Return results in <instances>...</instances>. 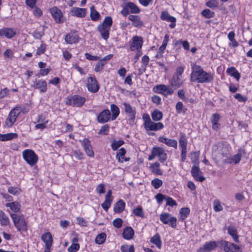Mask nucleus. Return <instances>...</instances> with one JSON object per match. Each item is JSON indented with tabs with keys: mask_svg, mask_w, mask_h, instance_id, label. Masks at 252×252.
<instances>
[{
	"mask_svg": "<svg viewBox=\"0 0 252 252\" xmlns=\"http://www.w3.org/2000/svg\"><path fill=\"white\" fill-rule=\"evenodd\" d=\"M190 80L199 83H209L213 81V74L207 72L199 65L194 64L191 66Z\"/></svg>",
	"mask_w": 252,
	"mask_h": 252,
	"instance_id": "obj_1",
	"label": "nucleus"
},
{
	"mask_svg": "<svg viewBox=\"0 0 252 252\" xmlns=\"http://www.w3.org/2000/svg\"><path fill=\"white\" fill-rule=\"evenodd\" d=\"M22 156L24 159L31 166L35 165L38 160L37 155L31 149L24 150L22 152Z\"/></svg>",
	"mask_w": 252,
	"mask_h": 252,
	"instance_id": "obj_2",
	"label": "nucleus"
},
{
	"mask_svg": "<svg viewBox=\"0 0 252 252\" xmlns=\"http://www.w3.org/2000/svg\"><path fill=\"white\" fill-rule=\"evenodd\" d=\"M86 101V98L79 95H73L68 97L65 100L66 105L73 107H81Z\"/></svg>",
	"mask_w": 252,
	"mask_h": 252,
	"instance_id": "obj_3",
	"label": "nucleus"
},
{
	"mask_svg": "<svg viewBox=\"0 0 252 252\" xmlns=\"http://www.w3.org/2000/svg\"><path fill=\"white\" fill-rule=\"evenodd\" d=\"M10 216L13 220L15 227L19 231H26L27 230V223L23 217L16 214H11Z\"/></svg>",
	"mask_w": 252,
	"mask_h": 252,
	"instance_id": "obj_4",
	"label": "nucleus"
},
{
	"mask_svg": "<svg viewBox=\"0 0 252 252\" xmlns=\"http://www.w3.org/2000/svg\"><path fill=\"white\" fill-rule=\"evenodd\" d=\"M21 107L17 106L12 109L5 121V125L8 127H11L16 121L17 117L20 114Z\"/></svg>",
	"mask_w": 252,
	"mask_h": 252,
	"instance_id": "obj_5",
	"label": "nucleus"
},
{
	"mask_svg": "<svg viewBox=\"0 0 252 252\" xmlns=\"http://www.w3.org/2000/svg\"><path fill=\"white\" fill-rule=\"evenodd\" d=\"M160 220L165 224H169L171 227L175 228L177 226V218L172 217L168 213H163L160 215Z\"/></svg>",
	"mask_w": 252,
	"mask_h": 252,
	"instance_id": "obj_6",
	"label": "nucleus"
},
{
	"mask_svg": "<svg viewBox=\"0 0 252 252\" xmlns=\"http://www.w3.org/2000/svg\"><path fill=\"white\" fill-rule=\"evenodd\" d=\"M218 243L220 246L223 247L225 252H241L239 247L234 244L224 240Z\"/></svg>",
	"mask_w": 252,
	"mask_h": 252,
	"instance_id": "obj_7",
	"label": "nucleus"
},
{
	"mask_svg": "<svg viewBox=\"0 0 252 252\" xmlns=\"http://www.w3.org/2000/svg\"><path fill=\"white\" fill-rule=\"evenodd\" d=\"M154 91L158 94H161L164 96L172 95L174 93V90L165 85H158L154 88Z\"/></svg>",
	"mask_w": 252,
	"mask_h": 252,
	"instance_id": "obj_8",
	"label": "nucleus"
},
{
	"mask_svg": "<svg viewBox=\"0 0 252 252\" xmlns=\"http://www.w3.org/2000/svg\"><path fill=\"white\" fill-rule=\"evenodd\" d=\"M147 120L145 125V128L147 130L157 131L162 129L164 127L162 123H154L151 120L150 117H148Z\"/></svg>",
	"mask_w": 252,
	"mask_h": 252,
	"instance_id": "obj_9",
	"label": "nucleus"
},
{
	"mask_svg": "<svg viewBox=\"0 0 252 252\" xmlns=\"http://www.w3.org/2000/svg\"><path fill=\"white\" fill-rule=\"evenodd\" d=\"M87 87L88 90L92 93H96L99 90V86L94 77L88 78Z\"/></svg>",
	"mask_w": 252,
	"mask_h": 252,
	"instance_id": "obj_10",
	"label": "nucleus"
},
{
	"mask_svg": "<svg viewBox=\"0 0 252 252\" xmlns=\"http://www.w3.org/2000/svg\"><path fill=\"white\" fill-rule=\"evenodd\" d=\"M152 154L156 157H158L160 162H163L167 159V154L165 150L160 147H154L152 150Z\"/></svg>",
	"mask_w": 252,
	"mask_h": 252,
	"instance_id": "obj_11",
	"label": "nucleus"
},
{
	"mask_svg": "<svg viewBox=\"0 0 252 252\" xmlns=\"http://www.w3.org/2000/svg\"><path fill=\"white\" fill-rule=\"evenodd\" d=\"M132 42L130 44V49L131 51L138 50L142 47L143 38L141 36H134Z\"/></svg>",
	"mask_w": 252,
	"mask_h": 252,
	"instance_id": "obj_12",
	"label": "nucleus"
},
{
	"mask_svg": "<svg viewBox=\"0 0 252 252\" xmlns=\"http://www.w3.org/2000/svg\"><path fill=\"white\" fill-rule=\"evenodd\" d=\"M160 18L162 20L171 22V24L169 25L170 28L173 29L175 28L176 26V19L174 17L170 15L167 11H163L161 12Z\"/></svg>",
	"mask_w": 252,
	"mask_h": 252,
	"instance_id": "obj_13",
	"label": "nucleus"
},
{
	"mask_svg": "<svg viewBox=\"0 0 252 252\" xmlns=\"http://www.w3.org/2000/svg\"><path fill=\"white\" fill-rule=\"evenodd\" d=\"M81 144L86 154L90 157H93L94 156V153L92 150L91 141L88 139L85 138L82 141Z\"/></svg>",
	"mask_w": 252,
	"mask_h": 252,
	"instance_id": "obj_14",
	"label": "nucleus"
},
{
	"mask_svg": "<svg viewBox=\"0 0 252 252\" xmlns=\"http://www.w3.org/2000/svg\"><path fill=\"white\" fill-rule=\"evenodd\" d=\"M52 16L57 23H61L63 22L62 20L63 13L60 9L57 7H52L50 9Z\"/></svg>",
	"mask_w": 252,
	"mask_h": 252,
	"instance_id": "obj_15",
	"label": "nucleus"
},
{
	"mask_svg": "<svg viewBox=\"0 0 252 252\" xmlns=\"http://www.w3.org/2000/svg\"><path fill=\"white\" fill-rule=\"evenodd\" d=\"M158 140L159 142L166 144L167 146L173 147L175 149L177 148V141L175 139H169L164 136H160Z\"/></svg>",
	"mask_w": 252,
	"mask_h": 252,
	"instance_id": "obj_16",
	"label": "nucleus"
},
{
	"mask_svg": "<svg viewBox=\"0 0 252 252\" xmlns=\"http://www.w3.org/2000/svg\"><path fill=\"white\" fill-rule=\"evenodd\" d=\"M79 39L80 38L75 32H70L66 34L65 37L66 43L69 44L78 43Z\"/></svg>",
	"mask_w": 252,
	"mask_h": 252,
	"instance_id": "obj_17",
	"label": "nucleus"
},
{
	"mask_svg": "<svg viewBox=\"0 0 252 252\" xmlns=\"http://www.w3.org/2000/svg\"><path fill=\"white\" fill-rule=\"evenodd\" d=\"M111 117V113L108 109H105L99 113L97 116V120L99 123H104L108 122Z\"/></svg>",
	"mask_w": 252,
	"mask_h": 252,
	"instance_id": "obj_18",
	"label": "nucleus"
},
{
	"mask_svg": "<svg viewBox=\"0 0 252 252\" xmlns=\"http://www.w3.org/2000/svg\"><path fill=\"white\" fill-rule=\"evenodd\" d=\"M32 87L35 89H38L41 93H45L47 90V84L43 80H39L37 81H35Z\"/></svg>",
	"mask_w": 252,
	"mask_h": 252,
	"instance_id": "obj_19",
	"label": "nucleus"
},
{
	"mask_svg": "<svg viewBox=\"0 0 252 252\" xmlns=\"http://www.w3.org/2000/svg\"><path fill=\"white\" fill-rule=\"evenodd\" d=\"M183 83V80L182 77L173 75L171 79L169 80L170 86L175 89L179 88Z\"/></svg>",
	"mask_w": 252,
	"mask_h": 252,
	"instance_id": "obj_20",
	"label": "nucleus"
},
{
	"mask_svg": "<svg viewBox=\"0 0 252 252\" xmlns=\"http://www.w3.org/2000/svg\"><path fill=\"white\" fill-rule=\"evenodd\" d=\"M200 169L198 166L194 165L192 167L191 170V173L194 178L197 181L202 182L205 179L203 176H199L200 173H201Z\"/></svg>",
	"mask_w": 252,
	"mask_h": 252,
	"instance_id": "obj_21",
	"label": "nucleus"
},
{
	"mask_svg": "<svg viewBox=\"0 0 252 252\" xmlns=\"http://www.w3.org/2000/svg\"><path fill=\"white\" fill-rule=\"evenodd\" d=\"M16 34V32L11 28H4L0 29V36H4L7 38H11Z\"/></svg>",
	"mask_w": 252,
	"mask_h": 252,
	"instance_id": "obj_22",
	"label": "nucleus"
},
{
	"mask_svg": "<svg viewBox=\"0 0 252 252\" xmlns=\"http://www.w3.org/2000/svg\"><path fill=\"white\" fill-rule=\"evenodd\" d=\"M110 28L104 26L103 25H99L97 27V30L102 38L107 40L109 36V31Z\"/></svg>",
	"mask_w": 252,
	"mask_h": 252,
	"instance_id": "obj_23",
	"label": "nucleus"
},
{
	"mask_svg": "<svg viewBox=\"0 0 252 252\" xmlns=\"http://www.w3.org/2000/svg\"><path fill=\"white\" fill-rule=\"evenodd\" d=\"M71 15L78 17H85L86 14V9L83 8L73 7L71 10Z\"/></svg>",
	"mask_w": 252,
	"mask_h": 252,
	"instance_id": "obj_24",
	"label": "nucleus"
},
{
	"mask_svg": "<svg viewBox=\"0 0 252 252\" xmlns=\"http://www.w3.org/2000/svg\"><path fill=\"white\" fill-rule=\"evenodd\" d=\"M123 1L124 3H126L130 13L137 14L140 12V9L134 3L127 2L126 0H123Z\"/></svg>",
	"mask_w": 252,
	"mask_h": 252,
	"instance_id": "obj_25",
	"label": "nucleus"
},
{
	"mask_svg": "<svg viewBox=\"0 0 252 252\" xmlns=\"http://www.w3.org/2000/svg\"><path fill=\"white\" fill-rule=\"evenodd\" d=\"M219 242L210 241L208 243H205L202 249V251L204 252H210L215 249L217 247V244L219 243Z\"/></svg>",
	"mask_w": 252,
	"mask_h": 252,
	"instance_id": "obj_26",
	"label": "nucleus"
},
{
	"mask_svg": "<svg viewBox=\"0 0 252 252\" xmlns=\"http://www.w3.org/2000/svg\"><path fill=\"white\" fill-rule=\"evenodd\" d=\"M134 230L131 227H126L123 231V237L126 240L131 239L134 235Z\"/></svg>",
	"mask_w": 252,
	"mask_h": 252,
	"instance_id": "obj_27",
	"label": "nucleus"
},
{
	"mask_svg": "<svg viewBox=\"0 0 252 252\" xmlns=\"http://www.w3.org/2000/svg\"><path fill=\"white\" fill-rule=\"evenodd\" d=\"M150 242L155 245L157 247L160 249L162 246V242L160 236L158 233H156L154 236L151 238Z\"/></svg>",
	"mask_w": 252,
	"mask_h": 252,
	"instance_id": "obj_28",
	"label": "nucleus"
},
{
	"mask_svg": "<svg viewBox=\"0 0 252 252\" xmlns=\"http://www.w3.org/2000/svg\"><path fill=\"white\" fill-rule=\"evenodd\" d=\"M41 240L44 242L45 246H52L53 243V238L51 233L46 232L41 236Z\"/></svg>",
	"mask_w": 252,
	"mask_h": 252,
	"instance_id": "obj_29",
	"label": "nucleus"
},
{
	"mask_svg": "<svg viewBox=\"0 0 252 252\" xmlns=\"http://www.w3.org/2000/svg\"><path fill=\"white\" fill-rule=\"evenodd\" d=\"M18 137V134L16 133H9L4 134H0V141H4L10 140Z\"/></svg>",
	"mask_w": 252,
	"mask_h": 252,
	"instance_id": "obj_30",
	"label": "nucleus"
},
{
	"mask_svg": "<svg viewBox=\"0 0 252 252\" xmlns=\"http://www.w3.org/2000/svg\"><path fill=\"white\" fill-rule=\"evenodd\" d=\"M128 19L133 22V25L135 27H141L143 25V23L140 20L138 15H131L129 16Z\"/></svg>",
	"mask_w": 252,
	"mask_h": 252,
	"instance_id": "obj_31",
	"label": "nucleus"
},
{
	"mask_svg": "<svg viewBox=\"0 0 252 252\" xmlns=\"http://www.w3.org/2000/svg\"><path fill=\"white\" fill-rule=\"evenodd\" d=\"M228 233L232 236L233 240L236 242H239V238L237 235V232L236 228L233 226H228Z\"/></svg>",
	"mask_w": 252,
	"mask_h": 252,
	"instance_id": "obj_32",
	"label": "nucleus"
},
{
	"mask_svg": "<svg viewBox=\"0 0 252 252\" xmlns=\"http://www.w3.org/2000/svg\"><path fill=\"white\" fill-rule=\"evenodd\" d=\"M10 223L8 216L2 211L0 210V224L1 226H7Z\"/></svg>",
	"mask_w": 252,
	"mask_h": 252,
	"instance_id": "obj_33",
	"label": "nucleus"
},
{
	"mask_svg": "<svg viewBox=\"0 0 252 252\" xmlns=\"http://www.w3.org/2000/svg\"><path fill=\"white\" fill-rule=\"evenodd\" d=\"M6 207L10 208L11 210L15 213L20 211L21 209V205L17 202H12L7 203L5 204Z\"/></svg>",
	"mask_w": 252,
	"mask_h": 252,
	"instance_id": "obj_34",
	"label": "nucleus"
},
{
	"mask_svg": "<svg viewBox=\"0 0 252 252\" xmlns=\"http://www.w3.org/2000/svg\"><path fill=\"white\" fill-rule=\"evenodd\" d=\"M125 203L122 200H120L115 204L114 207V210L116 213H121L125 209Z\"/></svg>",
	"mask_w": 252,
	"mask_h": 252,
	"instance_id": "obj_35",
	"label": "nucleus"
},
{
	"mask_svg": "<svg viewBox=\"0 0 252 252\" xmlns=\"http://www.w3.org/2000/svg\"><path fill=\"white\" fill-rule=\"evenodd\" d=\"M179 145L181 147V151H187V141L185 135L182 134L179 140Z\"/></svg>",
	"mask_w": 252,
	"mask_h": 252,
	"instance_id": "obj_36",
	"label": "nucleus"
},
{
	"mask_svg": "<svg viewBox=\"0 0 252 252\" xmlns=\"http://www.w3.org/2000/svg\"><path fill=\"white\" fill-rule=\"evenodd\" d=\"M162 113L158 110H155L151 114L152 119L154 121H158L162 118Z\"/></svg>",
	"mask_w": 252,
	"mask_h": 252,
	"instance_id": "obj_37",
	"label": "nucleus"
},
{
	"mask_svg": "<svg viewBox=\"0 0 252 252\" xmlns=\"http://www.w3.org/2000/svg\"><path fill=\"white\" fill-rule=\"evenodd\" d=\"M111 110L112 113V120H114L119 114V108L115 104H112L111 105Z\"/></svg>",
	"mask_w": 252,
	"mask_h": 252,
	"instance_id": "obj_38",
	"label": "nucleus"
},
{
	"mask_svg": "<svg viewBox=\"0 0 252 252\" xmlns=\"http://www.w3.org/2000/svg\"><path fill=\"white\" fill-rule=\"evenodd\" d=\"M190 209L189 208H183L180 210V219L184 220L189 215Z\"/></svg>",
	"mask_w": 252,
	"mask_h": 252,
	"instance_id": "obj_39",
	"label": "nucleus"
},
{
	"mask_svg": "<svg viewBox=\"0 0 252 252\" xmlns=\"http://www.w3.org/2000/svg\"><path fill=\"white\" fill-rule=\"evenodd\" d=\"M90 16L92 20L97 21L100 17L99 13L94 9V6L91 7Z\"/></svg>",
	"mask_w": 252,
	"mask_h": 252,
	"instance_id": "obj_40",
	"label": "nucleus"
},
{
	"mask_svg": "<svg viewBox=\"0 0 252 252\" xmlns=\"http://www.w3.org/2000/svg\"><path fill=\"white\" fill-rule=\"evenodd\" d=\"M106 238V234L105 233H101L97 235L95 239V242L97 244H102L105 242Z\"/></svg>",
	"mask_w": 252,
	"mask_h": 252,
	"instance_id": "obj_41",
	"label": "nucleus"
},
{
	"mask_svg": "<svg viewBox=\"0 0 252 252\" xmlns=\"http://www.w3.org/2000/svg\"><path fill=\"white\" fill-rule=\"evenodd\" d=\"M192 162L196 164L198 163L199 151L192 152L190 154Z\"/></svg>",
	"mask_w": 252,
	"mask_h": 252,
	"instance_id": "obj_42",
	"label": "nucleus"
},
{
	"mask_svg": "<svg viewBox=\"0 0 252 252\" xmlns=\"http://www.w3.org/2000/svg\"><path fill=\"white\" fill-rule=\"evenodd\" d=\"M201 14L206 18H210L214 16L215 13L208 9H205L201 12Z\"/></svg>",
	"mask_w": 252,
	"mask_h": 252,
	"instance_id": "obj_43",
	"label": "nucleus"
},
{
	"mask_svg": "<svg viewBox=\"0 0 252 252\" xmlns=\"http://www.w3.org/2000/svg\"><path fill=\"white\" fill-rule=\"evenodd\" d=\"M124 143V141L121 140L118 141L114 140L111 144L112 149L115 151L117 150L121 146L123 145Z\"/></svg>",
	"mask_w": 252,
	"mask_h": 252,
	"instance_id": "obj_44",
	"label": "nucleus"
},
{
	"mask_svg": "<svg viewBox=\"0 0 252 252\" xmlns=\"http://www.w3.org/2000/svg\"><path fill=\"white\" fill-rule=\"evenodd\" d=\"M151 185L155 189H158L162 185V181L158 178H155L152 181Z\"/></svg>",
	"mask_w": 252,
	"mask_h": 252,
	"instance_id": "obj_45",
	"label": "nucleus"
},
{
	"mask_svg": "<svg viewBox=\"0 0 252 252\" xmlns=\"http://www.w3.org/2000/svg\"><path fill=\"white\" fill-rule=\"evenodd\" d=\"M125 108V112L128 115L130 113H132L133 112L136 111L135 109L131 106V105L126 102L123 103Z\"/></svg>",
	"mask_w": 252,
	"mask_h": 252,
	"instance_id": "obj_46",
	"label": "nucleus"
},
{
	"mask_svg": "<svg viewBox=\"0 0 252 252\" xmlns=\"http://www.w3.org/2000/svg\"><path fill=\"white\" fill-rule=\"evenodd\" d=\"M121 250L122 252H135L133 245L128 247V245H122L121 247Z\"/></svg>",
	"mask_w": 252,
	"mask_h": 252,
	"instance_id": "obj_47",
	"label": "nucleus"
},
{
	"mask_svg": "<svg viewBox=\"0 0 252 252\" xmlns=\"http://www.w3.org/2000/svg\"><path fill=\"white\" fill-rule=\"evenodd\" d=\"M133 213L136 216L139 217L141 218L144 217V213L143 211L142 208L141 207H139L137 208H135L132 211Z\"/></svg>",
	"mask_w": 252,
	"mask_h": 252,
	"instance_id": "obj_48",
	"label": "nucleus"
},
{
	"mask_svg": "<svg viewBox=\"0 0 252 252\" xmlns=\"http://www.w3.org/2000/svg\"><path fill=\"white\" fill-rule=\"evenodd\" d=\"M126 153V150L124 148H121L117 154L116 158L118 159L119 162H123V161H121V158L122 159L124 158L125 155Z\"/></svg>",
	"mask_w": 252,
	"mask_h": 252,
	"instance_id": "obj_49",
	"label": "nucleus"
},
{
	"mask_svg": "<svg viewBox=\"0 0 252 252\" xmlns=\"http://www.w3.org/2000/svg\"><path fill=\"white\" fill-rule=\"evenodd\" d=\"M100 25H103L104 26L108 27L109 28H111V26L112 25V19L110 16L106 17L103 21L102 23Z\"/></svg>",
	"mask_w": 252,
	"mask_h": 252,
	"instance_id": "obj_50",
	"label": "nucleus"
},
{
	"mask_svg": "<svg viewBox=\"0 0 252 252\" xmlns=\"http://www.w3.org/2000/svg\"><path fill=\"white\" fill-rule=\"evenodd\" d=\"M112 201V199H105L104 202L101 204V207L105 211H107L111 205Z\"/></svg>",
	"mask_w": 252,
	"mask_h": 252,
	"instance_id": "obj_51",
	"label": "nucleus"
},
{
	"mask_svg": "<svg viewBox=\"0 0 252 252\" xmlns=\"http://www.w3.org/2000/svg\"><path fill=\"white\" fill-rule=\"evenodd\" d=\"M206 6L211 8L218 7V3L217 0H210L206 2Z\"/></svg>",
	"mask_w": 252,
	"mask_h": 252,
	"instance_id": "obj_52",
	"label": "nucleus"
},
{
	"mask_svg": "<svg viewBox=\"0 0 252 252\" xmlns=\"http://www.w3.org/2000/svg\"><path fill=\"white\" fill-rule=\"evenodd\" d=\"M123 224V220L120 218H117L113 221V224L114 227L119 228L122 227Z\"/></svg>",
	"mask_w": 252,
	"mask_h": 252,
	"instance_id": "obj_53",
	"label": "nucleus"
},
{
	"mask_svg": "<svg viewBox=\"0 0 252 252\" xmlns=\"http://www.w3.org/2000/svg\"><path fill=\"white\" fill-rule=\"evenodd\" d=\"M80 248V246L78 243H73L68 248V251L69 252H76Z\"/></svg>",
	"mask_w": 252,
	"mask_h": 252,
	"instance_id": "obj_54",
	"label": "nucleus"
},
{
	"mask_svg": "<svg viewBox=\"0 0 252 252\" xmlns=\"http://www.w3.org/2000/svg\"><path fill=\"white\" fill-rule=\"evenodd\" d=\"M165 200L166 201V205L167 206L173 207L177 205L176 201L170 197L167 196L165 197Z\"/></svg>",
	"mask_w": 252,
	"mask_h": 252,
	"instance_id": "obj_55",
	"label": "nucleus"
},
{
	"mask_svg": "<svg viewBox=\"0 0 252 252\" xmlns=\"http://www.w3.org/2000/svg\"><path fill=\"white\" fill-rule=\"evenodd\" d=\"M20 189L16 187H10L8 189V192L13 195H16L19 194L20 191Z\"/></svg>",
	"mask_w": 252,
	"mask_h": 252,
	"instance_id": "obj_56",
	"label": "nucleus"
},
{
	"mask_svg": "<svg viewBox=\"0 0 252 252\" xmlns=\"http://www.w3.org/2000/svg\"><path fill=\"white\" fill-rule=\"evenodd\" d=\"M214 209L216 212H219L222 210V207L220 202L218 200H215L214 202Z\"/></svg>",
	"mask_w": 252,
	"mask_h": 252,
	"instance_id": "obj_57",
	"label": "nucleus"
},
{
	"mask_svg": "<svg viewBox=\"0 0 252 252\" xmlns=\"http://www.w3.org/2000/svg\"><path fill=\"white\" fill-rule=\"evenodd\" d=\"M178 96L183 101L187 102L188 98L185 96V93L183 90H179L178 91Z\"/></svg>",
	"mask_w": 252,
	"mask_h": 252,
	"instance_id": "obj_58",
	"label": "nucleus"
},
{
	"mask_svg": "<svg viewBox=\"0 0 252 252\" xmlns=\"http://www.w3.org/2000/svg\"><path fill=\"white\" fill-rule=\"evenodd\" d=\"M76 220L78 224L81 226H87L88 225V222L83 218L77 217Z\"/></svg>",
	"mask_w": 252,
	"mask_h": 252,
	"instance_id": "obj_59",
	"label": "nucleus"
},
{
	"mask_svg": "<svg viewBox=\"0 0 252 252\" xmlns=\"http://www.w3.org/2000/svg\"><path fill=\"white\" fill-rule=\"evenodd\" d=\"M46 48V46L45 44H42L37 49L36 51V55H40L43 54Z\"/></svg>",
	"mask_w": 252,
	"mask_h": 252,
	"instance_id": "obj_60",
	"label": "nucleus"
},
{
	"mask_svg": "<svg viewBox=\"0 0 252 252\" xmlns=\"http://www.w3.org/2000/svg\"><path fill=\"white\" fill-rule=\"evenodd\" d=\"M109 126L107 124L101 127L100 129L99 130V131L98 132V134H106L107 132L109 130Z\"/></svg>",
	"mask_w": 252,
	"mask_h": 252,
	"instance_id": "obj_61",
	"label": "nucleus"
},
{
	"mask_svg": "<svg viewBox=\"0 0 252 252\" xmlns=\"http://www.w3.org/2000/svg\"><path fill=\"white\" fill-rule=\"evenodd\" d=\"M96 191L99 194H102L105 192L104 185L103 184H99L96 188Z\"/></svg>",
	"mask_w": 252,
	"mask_h": 252,
	"instance_id": "obj_62",
	"label": "nucleus"
},
{
	"mask_svg": "<svg viewBox=\"0 0 252 252\" xmlns=\"http://www.w3.org/2000/svg\"><path fill=\"white\" fill-rule=\"evenodd\" d=\"M33 8V13L34 16L40 17L42 15V12L39 8L37 7L35 5Z\"/></svg>",
	"mask_w": 252,
	"mask_h": 252,
	"instance_id": "obj_63",
	"label": "nucleus"
},
{
	"mask_svg": "<svg viewBox=\"0 0 252 252\" xmlns=\"http://www.w3.org/2000/svg\"><path fill=\"white\" fill-rule=\"evenodd\" d=\"M220 119V116L218 113L213 114L211 119V123H218Z\"/></svg>",
	"mask_w": 252,
	"mask_h": 252,
	"instance_id": "obj_64",
	"label": "nucleus"
}]
</instances>
